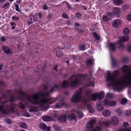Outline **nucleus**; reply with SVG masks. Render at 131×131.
<instances>
[{
    "label": "nucleus",
    "mask_w": 131,
    "mask_h": 131,
    "mask_svg": "<svg viewBox=\"0 0 131 131\" xmlns=\"http://www.w3.org/2000/svg\"><path fill=\"white\" fill-rule=\"evenodd\" d=\"M18 93L20 95V96L18 99H19L21 101H24L27 100L29 102L32 103L34 105H39L40 107H43L44 105H47L48 104H52L56 102V99H40V96L45 97L49 95L48 92L43 93L42 91L38 93L34 94L33 97V100H32L28 95L27 97H26V94L25 92L22 91L21 89L18 90Z\"/></svg>",
    "instance_id": "1"
},
{
    "label": "nucleus",
    "mask_w": 131,
    "mask_h": 131,
    "mask_svg": "<svg viewBox=\"0 0 131 131\" xmlns=\"http://www.w3.org/2000/svg\"><path fill=\"white\" fill-rule=\"evenodd\" d=\"M120 74L119 71L116 70L113 73L111 74L110 72H109L107 75L106 81L107 82H111L110 84V86H112L116 88L117 89L121 90L122 88L119 86L120 84L118 80L116 79V77H118Z\"/></svg>",
    "instance_id": "2"
},
{
    "label": "nucleus",
    "mask_w": 131,
    "mask_h": 131,
    "mask_svg": "<svg viewBox=\"0 0 131 131\" xmlns=\"http://www.w3.org/2000/svg\"><path fill=\"white\" fill-rule=\"evenodd\" d=\"M77 76L79 79L76 78V76L74 74L72 75L70 77V80L71 82L70 85L71 86L76 85L80 81L82 82L86 81L87 80L88 75L86 74H77Z\"/></svg>",
    "instance_id": "3"
},
{
    "label": "nucleus",
    "mask_w": 131,
    "mask_h": 131,
    "mask_svg": "<svg viewBox=\"0 0 131 131\" xmlns=\"http://www.w3.org/2000/svg\"><path fill=\"white\" fill-rule=\"evenodd\" d=\"M121 82L125 86L130 85L128 88V92L129 94H131V70L126 76L123 77Z\"/></svg>",
    "instance_id": "4"
},
{
    "label": "nucleus",
    "mask_w": 131,
    "mask_h": 131,
    "mask_svg": "<svg viewBox=\"0 0 131 131\" xmlns=\"http://www.w3.org/2000/svg\"><path fill=\"white\" fill-rule=\"evenodd\" d=\"M77 93L73 95L71 101L72 102L77 103L79 102L81 98L82 92V89L80 88L76 91Z\"/></svg>",
    "instance_id": "5"
},
{
    "label": "nucleus",
    "mask_w": 131,
    "mask_h": 131,
    "mask_svg": "<svg viewBox=\"0 0 131 131\" xmlns=\"http://www.w3.org/2000/svg\"><path fill=\"white\" fill-rule=\"evenodd\" d=\"M39 127L42 130L45 131H50L51 127L50 126H47L44 123H40L39 125Z\"/></svg>",
    "instance_id": "6"
},
{
    "label": "nucleus",
    "mask_w": 131,
    "mask_h": 131,
    "mask_svg": "<svg viewBox=\"0 0 131 131\" xmlns=\"http://www.w3.org/2000/svg\"><path fill=\"white\" fill-rule=\"evenodd\" d=\"M96 122V120L95 119H92L90 120L86 125V128L88 129L93 128Z\"/></svg>",
    "instance_id": "7"
},
{
    "label": "nucleus",
    "mask_w": 131,
    "mask_h": 131,
    "mask_svg": "<svg viewBox=\"0 0 131 131\" xmlns=\"http://www.w3.org/2000/svg\"><path fill=\"white\" fill-rule=\"evenodd\" d=\"M113 13L117 17H119L121 15L120 10L117 7H114L113 8Z\"/></svg>",
    "instance_id": "8"
},
{
    "label": "nucleus",
    "mask_w": 131,
    "mask_h": 131,
    "mask_svg": "<svg viewBox=\"0 0 131 131\" xmlns=\"http://www.w3.org/2000/svg\"><path fill=\"white\" fill-rule=\"evenodd\" d=\"M57 119L61 123H64L67 121V116L65 114L61 115L59 116Z\"/></svg>",
    "instance_id": "9"
},
{
    "label": "nucleus",
    "mask_w": 131,
    "mask_h": 131,
    "mask_svg": "<svg viewBox=\"0 0 131 131\" xmlns=\"http://www.w3.org/2000/svg\"><path fill=\"white\" fill-rule=\"evenodd\" d=\"M111 123L113 124V125L116 126L118 123L119 120L118 118L116 117H112L110 119Z\"/></svg>",
    "instance_id": "10"
},
{
    "label": "nucleus",
    "mask_w": 131,
    "mask_h": 131,
    "mask_svg": "<svg viewBox=\"0 0 131 131\" xmlns=\"http://www.w3.org/2000/svg\"><path fill=\"white\" fill-rule=\"evenodd\" d=\"M104 93L103 91H101L99 93H98L97 95V98L98 99V101L97 102H101V101L104 97Z\"/></svg>",
    "instance_id": "11"
},
{
    "label": "nucleus",
    "mask_w": 131,
    "mask_h": 131,
    "mask_svg": "<svg viewBox=\"0 0 131 131\" xmlns=\"http://www.w3.org/2000/svg\"><path fill=\"white\" fill-rule=\"evenodd\" d=\"M129 37L128 36H123L120 37L119 38V40L118 42V43L124 42L127 41L129 40Z\"/></svg>",
    "instance_id": "12"
},
{
    "label": "nucleus",
    "mask_w": 131,
    "mask_h": 131,
    "mask_svg": "<svg viewBox=\"0 0 131 131\" xmlns=\"http://www.w3.org/2000/svg\"><path fill=\"white\" fill-rule=\"evenodd\" d=\"M68 118L70 121H75L77 117L75 114L74 113H71L68 115Z\"/></svg>",
    "instance_id": "13"
},
{
    "label": "nucleus",
    "mask_w": 131,
    "mask_h": 131,
    "mask_svg": "<svg viewBox=\"0 0 131 131\" xmlns=\"http://www.w3.org/2000/svg\"><path fill=\"white\" fill-rule=\"evenodd\" d=\"M101 102H97L96 103L97 110L99 111H102L103 109V106L101 105Z\"/></svg>",
    "instance_id": "14"
},
{
    "label": "nucleus",
    "mask_w": 131,
    "mask_h": 131,
    "mask_svg": "<svg viewBox=\"0 0 131 131\" xmlns=\"http://www.w3.org/2000/svg\"><path fill=\"white\" fill-rule=\"evenodd\" d=\"M109 50L112 51H115L116 49V45L115 44L112 43H110L109 44Z\"/></svg>",
    "instance_id": "15"
},
{
    "label": "nucleus",
    "mask_w": 131,
    "mask_h": 131,
    "mask_svg": "<svg viewBox=\"0 0 131 131\" xmlns=\"http://www.w3.org/2000/svg\"><path fill=\"white\" fill-rule=\"evenodd\" d=\"M122 70L123 73H127L129 71V68L127 66L125 65L122 67Z\"/></svg>",
    "instance_id": "16"
},
{
    "label": "nucleus",
    "mask_w": 131,
    "mask_h": 131,
    "mask_svg": "<svg viewBox=\"0 0 131 131\" xmlns=\"http://www.w3.org/2000/svg\"><path fill=\"white\" fill-rule=\"evenodd\" d=\"M121 24V22L119 20H115L113 21L112 25L114 27H116V26Z\"/></svg>",
    "instance_id": "17"
},
{
    "label": "nucleus",
    "mask_w": 131,
    "mask_h": 131,
    "mask_svg": "<svg viewBox=\"0 0 131 131\" xmlns=\"http://www.w3.org/2000/svg\"><path fill=\"white\" fill-rule=\"evenodd\" d=\"M62 86L64 89L68 87L69 86L68 81V80H66L63 81L62 84Z\"/></svg>",
    "instance_id": "18"
},
{
    "label": "nucleus",
    "mask_w": 131,
    "mask_h": 131,
    "mask_svg": "<svg viewBox=\"0 0 131 131\" xmlns=\"http://www.w3.org/2000/svg\"><path fill=\"white\" fill-rule=\"evenodd\" d=\"M86 65L87 66H91L92 64H94L93 60L91 59H90L85 61Z\"/></svg>",
    "instance_id": "19"
},
{
    "label": "nucleus",
    "mask_w": 131,
    "mask_h": 131,
    "mask_svg": "<svg viewBox=\"0 0 131 131\" xmlns=\"http://www.w3.org/2000/svg\"><path fill=\"white\" fill-rule=\"evenodd\" d=\"M112 65L113 67H116L118 66V63L115 59L112 58H111Z\"/></svg>",
    "instance_id": "20"
},
{
    "label": "nucleus",
    "mask_w": 131,
    "mask_h": 131,
    "mask_svg": "<svg viewBox=\"0 0 131 131\" xmlns=\"http://www.w3.org/2000/svg\"><path fill=\"white\" fill-rule=\"evenodd\" d=\"M102 114L104 116L107 117L109 116L110 115V111L108 110H105L102 112Z\"/></svg>",
    "instance_id": "21"
},
{
    "label": "nucleus",
    "mask_w": 131,
    "mask_h": 131,
    "mask_svg": "<svg viewBox=\"0 0 131 131\" xmlns=\"http://www.w3.org/2000/svg\"><path fill=\"white\" fill-rule=\"evenodd\" d=\"M42 119L45 121L49 122L52 120V118L51 116H45L43 117Z\"/></svg>",
    "instance_id": "22"
},
{
    "label": "nucleus",
    "mask_w": 131,
    "mask_h": 131,
    "mask_svg": "<svg viewBox=\"0 0 131 131\" xmlns=\"http://www.w3.org/2000/svg\"><path fill=\"white\" fill-rule=\"evenodd\" d=\"M11 106H9L7 105H6L5 106V107L7 109H9L10 111L12 112H13L14 111L15 107L14 106V104L13 105L11 104Z\"/></svg>",
    "instance_id": "23"
},
{
    "label": "nucleus",
    "mask_w": 131,
    "mask_h": 131,
    "mask_svg": "<svg viewBox=\"0 0 131 131\" xmlns=\"http://www.w3.org/2000/svg\"><path fill=\"white\" fill-rule=\"evenodd\" d=\"M92 35L94 38L98 41H99L100 39V37L99 35H97V33L96 32H93Z\"/></svg>",
    "instance_id": "24"
},
{
    "label": "nucleus",
    "mask_w": 131,
    "mask_h": 131,
    "mask_svg": "<svg viewBox=\"0 0 131 131\" xmlns=\"http://www.w3.org/2000/svg\"><path fill=\"white\" fill-rule=\"evenodd\" d=\"M123 2L122 0H114L113 3L117 5L121 4Z\"/></svg>",
    "instance_id": "25"
},
{
    "label": "nucleus",
    "mask_w": 131,
    "mask_h": 131,
    "mask_svg": "<svg viewBox=\"0 0 131 131\" xmlns=\"http://www.w3.org/2000/svg\"><path fill=\"white\" fill-rule=\"evenodd\" d=\"M53 127L55 129L56 131H61V129L60 126L57 124H54L53 125Z\"/></svg>",
    "instance_id": "26"
},
{
    "label": "nucleus",
    "mask_w": 131,
    "mask_h": 131,
    "mask_svg": "<svg viewBox=\"0 0 131 131\" xmlns=\"http://www.w3.org/2000/svg\"><path fill=\"white\" fill-rule=\"evenodd\" d=\"M98 94V93H95L94 94H93L92 95V100L93 101H95L97 97V94Z\"/></svg>",
    "instance_id": "27"
},
{
    "label": "nucleus",
    "mask_w": 131,
    "mask_h": 131,
    "mask_svg": "<svg viewBox=\"0 0 131 131\" xmlns=\"http://www.w3.org/2000/svg\"><path fill=\"white\" fill-rule=\"evenodd\" d=\"M33 22H34V21H33V19H32V17L31 16H29L28 20V25H31L33 23Z\"/></svg>",
    "instance_id": "28"
},
{
    "label": "nucleus",
    "mask_w": 131,
    "mask_h": 131,
    "mask_svg": "<svg viewBox=\"0 0 131 131\" xmlns=\"http://www.w3.org/2000/svg\"><path fill=\"white\" fill-rule=\"evenodd\" d=\"M79 48L81 51H84L86 49L85 46L84 44L80 45L79 46Z\"/></svg>",
    "instance_id": "29"
},
{
    "label": "nucleus",
    "mask_w": 131,
    "mask_h": 131,
    "mask_svg": "<svg viewBox=\"0 0 131 131\" xmlns=\"http://www.w3.org/2000/svg\"><path fill=\"white\" fill-rule=\"evenodd\" d=\"M88 109H89V112L90 113H94L95 111L94 108L92 107L90 105L88 106Z\"/></svg>",
    "instance_id": "30"
},
{
    "label": "nucleus",
    "mask_w": 131,
    "mask_h": 131,
    "mask_svg": "<svg viewBox=\"0 0 131 131\" xmlns=\"http://www.w3.org/2000/svg\"><path fill=\"white\" fill-rule=\"evenodd\" d=\"M64 3H65V5L68 8V9H72V6L70 4L66 1L64 2Z\"/></svg>",
    "instance_id": "31"
},
{
    "label": "nucleus",
    "mask_w": 131,
    "mask_h": 131,
    "mask_svg": "<svg viewBox=\"0 0 131 131\" xmlns=\"http://www.w3.org/2000/svg\"><path fill=\"white\" fill-rule=\"evenodd\" d=\"M123 31L124 35H128L129 33L130 29L128 28H126L123 29Z\"/></svg>",
    "instance_id": "32"
},
{
    "label": "nucleus",
    "mask_w": 131,
    "mask_h": 131,
    "mask_svg": "<svg viewBox=\"0 0 131 131\" xmlns=\"http://www.w3.org/2000/svg\"><path fill=\"white\" fill-rule=\"evenodd\" d=\"M56 55L58 57H61L62 56L63 53L62 52L60 51H57L56 52Z\"/></svg>",
    "instance_id": "33"
},
{
    "label": "nucleus",
    "mask_w": 131,
    "mask_h": 131,
    "mask_svg": "<svg viewBox=\"0 0 131 131\" xmlns=\"http://www.w3.org/2000/svg\"><path fill=\"white\" fill-rule=\"evenodd\" d=\"M109 18L106 15H104L103 16L102 20L104 22H108L109 20Z\"/></svg>",
    "instance_id": "34"
},
{
    "label": "nucleus",
    "mask_w": 131,
    "mask_h": 131,
    "mask_svg": "<svg viewBox=\"0 0 131 131\" xmlns=\"http://www.w3.org/2000/svg\"><path fill=\"white\" fill-rule=\"evenodd\" d=\"M19 125L20 127L24 129L26 128L27 127L26 124L24 122H22L19 123Z\"/></svg>",
    "instance_id": "35"
},
{
    "label": "nucleus",
    "mask_w": 131,
    "mask_h": 131,
    "mask_svg": "<svg viewBox=\"0 0 131 131\" xmlns=\"http://www.w3.org/2000/svg\"><path fill=\"white\" fill-rule=\"evenodd\" d=\"M116 103L112 101H109V106H114L116 105Z\"/></svg>",
    "instance_id": "36"
},
{
    "label": "nucleus",
    "mask_w": 131,
    "mask_h": 131,
    "mask_svg": "<svg viewBox=\"0 0 131 131\" xmlns=\"http://www.w3.org/2000/svg\"><path fill=\"white\" fill-rule=\"evenodd\" d=\"M15 101V97L12 96H10V98L9 100V101L11 104L13 105L14 104L13 103Z\"/></svg>",
    "instance_id": "37"
},
{
    "label": "nucleus",
    "mask_w": 131,
    "mask_h": 131,
    "mask_svg": "<svg viewBox=\"0 0 131 131\" xmlns=\"http://www.w3.org/2000/svg\"><path fill=\"white\" fill-rule=\"evenodd\" d=\"M9 2H6L3 6V7L4 9L9 8Z\"/></svg>",
    "instance_id": "38"
},
{
    "label": "nucleus",
    "mask_w": 131,
    "mask_h": 131,
    "mask_svg": "<svg viewBox=\"0 0 131 131\" xmlns=\"http://www.w3.org/2000/svg\"><path fill=\"white\" fill-rule=\"evenodd\" d=\"M31 16L33 18L34 22L36 21L38 18L37 14H35L34 15H33Z\"/></svg>",
    "instance_id": "39"
},
{
    "label": "nucleus",
    "mask_w": 131,
    "mask_h": 131,
    "mask_svg": "<svg viewBox=\"0 0 131 131\" xmlns=\"http://www.w3.org/2000/svg\"><path fill=\"white\" fill-rule=\"evenodd\" d=\"M109 101L106 99H105L103 101L104 104L105 106L109 105Z\"/></svg>",
    "instance_id": "40"
},
{
    "label": "nucleus",
    "mask_w": 131,
    "mask_h": 131,
    "mask_svg": "<svg viewBox=\"0 0 131 131\" xmlns=\"http://www.w3.org/2000/svg\"><path fill=\"white\" fill-rule=\"evenodd\" d=\"M86 85L87 86H91L93 87L94 86V83L93 82L89 81L86 84Z\"/></svg>",
    "instance_id": "41"
},
{
    "label": "nucleus",
    "mask_w": 131,
    "mask_h": 131,
    "mask_svg": "<svg viewBox=\"0 0 131 131\" xmlns=\"http://www.w3.org/2000/svg\"><path fill=\"white\" fill-rule=\"evenodd\" d=\"M127 100L125 98L123 99L121 101L120 103L122 105H124L127 102Z\"/></svg>",
    "instance_id": "42"
},
{
    "label": "nucleus",
    "mask_w": 131,
    "mask_h": 131,
    "mask_svg": "<svg viewBox=\"0 0 131 131\" xmlns=\"http://www.w3.org/2000/svg\"><path fill=\"white\" fill-rule=\"evenodd\" d=\"M63 105V104L62 103H57L55 105V106L57 108H60L62 107Z\"/></svg>",
    "instance_id": "43"
},
{
    "label": "nucleus",
    "mask_w": 131,
    "mask_h": 131,
    "mask_svg": "<svg viewBox=\"0 0 131 131\" xmlns=\"http://www.w3.org/2000/svg\"><path fill=\"white\" fill-rule=\"evenodd\" d=\"M77 114L78 117L79 118H81L84 115L82 113L80 112H77Z\"/></svg>",
    "instance_id": "44"
},
{
    "label": "nucleus",
    "mask_w": 131,
    "mask_h": 131,
    "mask_svg": "<svg viewBox=\"0 0 131 131\" xmlns=\"http://www.w3.org/2000/svg\"><path fill=\"white\" fill-rule=\"evenodd\" d=\"M12 19L14 21H17L19 19V17L18 16H14L12 17Z\"/></svg>",
    "instance_id": "45"
},
{
    "label": "nucleus",
    "mask_w": 131,
    "mask_h": 131,
    "mask_svg": "<svg viewBox=\"0 0 131 131\" xmlns=\"http://www.w3.org/2000/svg\"><path fill=\"white\" fill-rule=\"evenodd\" d=\"M128 61V57H126L122 59V62L124 63H126Z\"/></svg>",
    "instance_id": "46"
},
{
    "label": "nucleus",
    "mask_w": 131,
    "mask_h": 131,
    "mask_svg": "<svg viewBox=\"0 0 131 131\" xmlns=\"http://www.w3.org/2000/svg\"><path fill=\"white\" fill-rule=\"evenodd\" d=\"M10 25L11 26V27H12L11 28L12 29H14L16 25V24L14 23L11 22L10 23Z\"/></svg>",
    "instance_id": "47"
},
{
    "label": "nucleus",
    "mask_w": 131,
    "mask_h": 131,
    "mask_svg": "<svg viewBox=\"0 0 131 131\" xmlns=\"http://www.w3.org/2000/svg\"><path fill=\"white\" fill-rule=\"evenodd\" d=\"M4 120L5 122L9 124H11L12 123L11 120L9 118L5 119Z\"/></svg>",
    "instance_id": "48"
},
{
    "label": "nucleus",
    "mask_w": 131,
    "mask_h": 131,
    "mask_svg": "<svg viewBox=\"0 0 131 131\" xmlns=\"http://www.w3.org/2000/svg\"><path fill=\"white\" fill-rule=\"evenodd\" d=\"M18 106L20 107L21 109H24L25 107V105L24 104H22L21 103H19L18 104Z\"/></svg>",
    "instance_id": "49"
},
{
    "label": "nucleus",
    "mask_w": 131,
    "mask_h": 131,
    "mask_svg": "<svg viewBox=\"0 0 131 131\" xmlns=\"http://www.w3.org/2000/svg\"><path fill=\"white\" fill-rule=\"evenodd\" d=\"M55 90V89L54 88H53V87H52V88H51L48 92H46L45 93L47 92H48L49 93V95L48 96H46L45 97H48L49 96H50V94L49 93L50 92H53L54 90Z\"/></svg>",
    "instance_id": "50"
},
{
    "label": "nucleus",
    "mask_w": 131,
    "mask_h": 131,
    "mask_svg": "<svg viewBox=\"0 0 131 131\" xmlns=\"http://www.w3.org/2000/svg\"><path fill=\"white\" fill-rule=\"evenodd\" d=\"M106 96L109 98H111L113 97V94L112 93H108L106 94Z\"/></svg>",
    "instance_id": "51"
},
{
    "label": "nucleus",
    "mask_w": 131,
    "mask_h": 131,
    "mask_svg": "<svg viewBox=\"0 0 131 131\" xmlns=\"http://www.w3.org/2000/svg\"><path fill=\"white\" fill-rule=\"evenodd\" d=\"M88 100L87 99H83L82 101V104H83L86 105L88 102Z\"/></svg>",
    "instance_id": "52"
},
{
    "label": "nucleus",
    "mask_w": 131,
    "mask_h": 131,
    "mask_svg": "<svg viewBox=\"0 0 131 131\" xmlns=\"http://www.w3.org/2000/svg\"><path fill=\"white\" fill-rule=\"evenodd\" d=\"M4 53H6L7 54H11L12 53L11 52L9 48L7 49L6 50H5L4 51Z\"/></svg>",
    "instance_id": "53"
},
{
    "label": "nucleus",
    "mask_w": 131,
    "mask_h": 131,
    "mask_svg": "<svg viewBox=\"0 0 131 131\" xmlns=\"http://www.w3.org/2000/svg\"><path fill=\"white\" fill-rule=\"evenodd\" d=\"M116 113L118 115H120L122 112V110L120 108L117 109L116 110Z\"/></svg>",
    "instance_id": "54"
},
{
    "label": "nucleus",
    "mask_w": 131,
    "mask_h": 131,
    "mask_svg": "<svg viewBox=\"0 0 131 131\" xmlns=\"http://www.w3.org/2000/svg\"><path fill=\"white\" fill-rule=\"evenodd\" d=\"M37 15L38 16L39 20H40L42 17V14L41 13L39 12L38 13Z\"/></svg>",
    "instance_id": "55"
},
{
    "label": "nucleus",
    "mask_w": 131,
    "mask_h": 131,
    "mask_svg": "<svg viewBox=\"0 0 131 131\" xmlns=\"http://www.w3.org/2000/svg\"><path fill=\"white\" fill-rule=\"evenodd\" d=\"M126 115L128 116H129L131 115V111L130 110H127L126 112Z\"/></svg>",
    "instance_id": "56"
},
{
    "label": "nucleus",
    "mask_w": 131,
    "mask_h": 131,
    "mask_svg": "<svg viewBox=\"0 0 131 131\" xmlns=\"http://www.w3.org/2000/svg\"><path fill=\"white\" fill-rule=\"evenodd\" d=\"M15 10L17 11L20 12L19 8L18 5L15 4Z\"/></svg>",
    "instance_id": "57"
},
{
    "label": "nucleus",
    "mask_w": 131,
    "mask_h": 131,
    "mask_svg": "<svg viewBox=\"0 0 131 131\" xmlns=\"http://www.w3.org/2000/svg\"><path fill=\"white\" fill-rule=\"evenodd\" d=\"M119 47H118V48L121 49H123L124 48V46L123 44L122 43H120L119 44Z\"/></svg>",
    "instance_id": "58"
},
{
    "label": "nucleus",
    "mask_w": 131,
    "mask_h": 131,
    "mask_svg": "<svg viewBox=\"0 0 131 131\" xmlns=\"http://www.w3.org/2000/svg\"><path fill=\"white\" fill-rule=\"evenodd\" d=\"M62 17L63 18H64L65 19H68L69 18V16L64 13L62 15Z\"/></svg>",
    "instance_id": "59"
},
{
    "label": "nucleus",
    "mask_w": 131,
    "mask_h": 131,
    "mask_svg": "<svg viewBox=\"0 0 131 131\" xmlns=\"http://www.w3.org/2000/svg\"><path fill=\"white\" fill-rule=\"evenodd\" d=\"M76 17L78 19H79L80 18L81 16V14L80 13H78L76 14Z\"/></svg>",
    "instance_id": "60"
},
{
    "label": "nucleus",
    "mask_w": 131,
    "mask_h": 131,
    "mask_svg": "<svg viewBox=\"0 0 131 131\" xmlns=\"http://www.w3.org/2000/svg\"><path fill=\"white\" fill-rule=\"evenodd\" d=\"M1 112L2 114H3L7 115L8 114V112L7 111L4 110H2Z\"/></svg>",
    "instance_id": "61"
},
{
    "label": "nucleus",
    "mask_w": 131,
    "mask_h": 131,
    "mask_svg": "<svg viewBox=\"0 0 131 131\" xmlns=\"http://www.w3.org/2000/svg\"><path fill=\"white\" fill-rule=\"evenodd\" d=\"M111 123L110 121H107L104 122V124L106 126H108Z\"/></svg>",
    "instance_id": "62"
},
{
    "label": "nucleus",
    "mask_w": 131,
    "mask_h": 131,
    "mask_svg": "<svg viewBox=\"0 0 131 131\" xmlns=\"http://www.w3.org/2000/svg\"><path fill=\"white\" fill-rule=\"evenodd\" d=\"M127 50L128 51L130 52L131 51V45H129L127 48Z\"/></svg>",
    "instance_id": "63"
},
{
    "label": "nucleus",
    "mask_w": 131,
    "mask_h": 131,
    "mask_svg": "<svg viewBox=\"0 0 131 131\" xmlns=\"http://www.w3.org/2000/svg\"><path fill=\"white\" fill-rule=\"evenodd\" d=\"M96 128L98 131H101L102 130V128L101 127L97 126H96Z\"/></svg>",
    "instance_id": "64"
}]
</instances>
